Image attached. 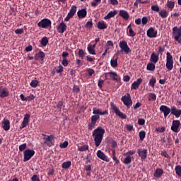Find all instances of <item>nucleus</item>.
<instances>
[{"label": "nucleus", "mask_w": 181, "mask_h": 181, "mask_svg": "<svg viewBox=\"0 0 181 181\" xmlns=\"http://www.w3.org/2000/svg\"><path fill=\"white\" fill-rule=\"evenodd\" d=\"M159 110L160 112H163L164 114V118L168 117V115H169L170 112L173 110V107H169L165 105H160L159 107Z\"/></svg>", "instance_id": "nucleus-9"}, {"label": "nucleus", "mask_w": 181, "mask_h": 181, "mask_svg": "<svg viewBox=\"0 0 181 181\" xmlns=\"http://www.w3.org/2000/svg\"><path fill=\"white\" fill-rule=\"evenodd\" d=\"M70 165H71V162L65 161L63 163H62V169L67 170L70 168Z\"/></svg>", "instance_id": "nucleus-33"}, {"label": "nucleus", "mask_w": 181, "mask_h": 181, "mask_svg": "<svg viewBox=\"0 0 181 181\" xmlns=\"http://www.w3.org/2000/svg\"><path fill=\"white\" fill-rule=\"evenodd\" d=\"M128 33L129 34V37H134L136 35V33H134V31H133V28H131V24L128 25Z\"/></svg>", "instance_id": "nucleus-41"}, {"label": "nucleus", "mask_w": 181, "mask_h": 181, "mask_svg": "<svg viewBox=\"0 0 181 181\" xmlns=\"http://www.w3.org/2000/svg\"><path fill=\"white\" fill-rule=\"evenodd\" d=\"M72 91L76 93H79V91H80L79 86H74V87L72 88Z\"/></svg>", "instance_id": "nucleus-60"}, {"label": "nucleus", "mask_w": 181, "mask_h": 181, "mask_svg": "<svg viewBox=\"0 0 181 181\" xmlns=\"http://www.w3.org/2000/svg\"><path fill=\"white\" fill-rule=\"evenodd\" d=\"M165 69L168 71L173 70V56L169 52L165 53Z\"/></svg>", "instance_id": "nucleus-5"}, {"label": "nucleus", "mask_w": 181, "mask_h": 181, "mask_svg": "<svg viewBox=\"0 0 181 181\" xmlns=\"http://www.w3.org/2000/svg\"><path fill=\"white\" fill-rule=\"evenodd\" d=\"M145 131H140V133H139V136H140V141H143L144 139H145Z\"/></svg>", "instance_id": "nucleus-45"}, {"label": "nucleus", "mask_w": 181, "mask_h": 181, "mask_svg": "<svg viewBox=\"0 0 181 181\" xmlns=\"http://www.w3.org/2000/svg\"><path fill=\"white\" fill-rule=\"evenodd\" d=\"M86 72L88 73V76H91L93 74H95V71L93 70V69H87Z\"/></svg>", "instance_id": "nucleus-53"}, {"label": "nucleus", "mask_w": 181, "mask_h": 181, "mask_svg": "<svg viewBox=\"0 0 181 181\" xmlns=\"http://www.w3.org/2000/svg\"><path fill=\"white\" fill-rule=\"evenodd\" d=\"M114 114H115V115H117V117L120 119H126V115L122 113L121 110H119L117 107H114Z\"/></svg>", "instance_id": "nucleus-19"}, {"label": "nucleus", "mask_w": 181, "mask_h": 181, "mask_svg": "<svg viewBox=\"0 0 181 181\" xmlns=\"http://www.w3.org/2000/svg\"><path fill=\"white\" fill-rule=\"evenodd\" d=\"M119 48H121V52H124L126 54L131 52V49H129V47L127 46L126 41L119 42Z\"/></svg>", "instance_id": "nucleus-8"}, {"label": "nucleus", "mask_w": 181, "mask_h": 181, "mask_svg": "<svg viewBox=\"0 0 181 181\" xmlns=\"http://www.w3.org/2000/svg\"><path fill=\"white\" fill-rule=\"evenodd\" d=\"M111 18H114V11H110L109 12V13H107V16H105V17H103V19L108 20Z\"/></svg>", "instance_id": "nucleus-43"}, {"label": "nucleus", "mask_w": 181, "mask_h": 181, "mask_svg": "<svg viewBox=\"0 0 181 181\" xmlns=\"http://www.w3.org/2000/svg\"><path fill=\"white\" fill-rule=\"evenodd\" d=\"M156 132L159 133H164L165 132V127H158L157 129H156Z\"/></svg>", "instance_id": "nucleus-52"}, {"label": "nucleus", "mask_w": 181, "mask_h": 181, "mask_svg": "<svg viewBox=\"0 0 181 181\" xmlns=\"http://www.w3.org/2000/svg\"><path fill=\"white\" fill-rule=\"evenodd\" d=\"M92 27H93V22L92 21L86 22V25H84V28H86L88 29H91Z\"/></svg>", "instance_id": "nucleus-51"}, {"label": "nucleus", "mask_w": 181, "mask_h": 181, "mask_svg": "<svg viewBox=\"0 0 181 181\" xmlns=\"http://www.w3.org/2000/svg\"><path fill=\"white\" fill-rule=\"evenodd\" d=\"M89 148V146L88 145H84L82 146H78V151L79 152H85L86 151H88Z\"/></svg>", "instance_id": "nucleus-34"}, {"label": "nucleus", "mask_w": 181, "mask_h": 181, "mask_svg": "<svg viewBox=\"0 0 181 181\" xmlns=\"http://www.w3.org/2000/svg\"><path fill=\"white\" fill-rule=\"evenodd\" d=\"M158 62V54H155V52H152V54H150V62L153 64H157Z\"/></svg>", "instance_id": "nucleus-21"}, {"label": "nucleus", "mask_w": 181, "mask_h": 181, "mask_svg": "<svg viewBox=\"0 0 181 181\" xmlns=\"http://www.w3.org/2000/svg\"><path fill=\"white\" fill-rule=\"evenodd\" d=\"M65 31H67V25H65L64 22L58 24V26L57 27V32L60 34H64Z\"/></svg>", "instance_id": "nucleus-13"}, {"label": "nucleus", "mask_w": 181, "mask_h": 181, "mask_svg": "<svg viewBox=\"0 0 181 181\" xmlns=\"http://www.w3.org/2000/svg\"><path fill=\"white\" fill-rule=\"evenodd\" d=\"M112 47H114V42H112V41H107V44L105 45V52L102 54V57L105 56L108 49L112 48Z\"/></svg>", "instance_id": "nucleus-26"}, {"label": "nucleus", "mask_w": 181, "mask_h": 181, "mask_svg": "<svg viewBox=\"0 0 181 181\" xmlns=\"http://www.w3.org/2000/svg\"><path fill=\"white\" fill-rule=\"evenodd\" d=\"M62 107H64V103L62 101H58L57 105L55 106V108L58 110H62Z\"/></svg>", "instance_id": "nucleus-47"}, {"label": "nucleus", "mask_w": 181, "mask_h": 181, "mask_svg": "<svg viewBox=\"0 0 181 181\" xmlns=\"http://www.w3.org/2000/svg\"><path fill=\"white\" fill-rule=\"evenodd\" d=\"M165 7H168L169 11H173V8H175V1L168 0L165 3Z\"/></svg>", "instance_id": "nucleus-31"}, {"label": "nucleus", "mask_w": 181, "mask_h": 181, "mask_svg": "<svg viewBox=\"0 0 181 181\" xmlns=\"http://www.w3.org/2000/svg\"><path fill=\"white\" fill-rule=\"evenodd\" d=\"M131 159H132V157L129 156H126V158H124V161H123V163H124V165H129L131 163Z\"/></svg>", "instance_id": "nucleus-42"}, {"label": "nucleus", "mask_w": 181, "mask_h": 181, "mask_svg": "<svg viewBox=\"0 0 181 181\" xmlns=\"http://www.w3.org/2000/svg\"><path fill=\"white\" fill-rule=\"evenodd\" d=\"M77 7L76 6H72L71 7V10H69V13H67V16L64 18V21L65 22H69L70 18H72L74 17V15L76 14Z\"/></svg>", "instance_id": "nucleus-10"}, {"label": "nucleus", "mask_w": 181, "mask_h": 181, "mask_svg": "<svg viewBox=\"0 0 181 181\" xmlns=\"http://www.w3.org/2000/svg\"><path fill=\"white\" fill-rule=\"evenodd\" d=\"M134 153H137V152L134 151H129L128 152H126V156H132L134 155Z\"/></svg>", "instance_id": "nucleus-61"}, {"label": "nucleus", "mask_w": 181, "mask_h": 181, "mask_svg": "<svg viewBox=\"0 0 181 181\" xmlns=\"http://www.w3.org/2000/svg\"><path fill=\"white\" fill-rule=\"evenodd\" d=\"M138 125H140V126L145 125V119H138Z\"/></svg>", "instance_id": "nucleus-63"}, {"label": "nucleus", "mask_w": 181, "mask_h": 181, "mask_svg": "<svg viewBox=\"0 0 181 181\" xmlns=\"http://www.w3.org/2000/svg\"><path fill=\"white\" fill-rule=\"evenodd\" d=\"M104 134H105V129L102 128V127H98L93 130V132H92V136H93L95 146L98 147L100 146V144H102Z\"/></svg>", "instance_id": "nucleus-2"}, {"label": "nucleus", "mask_w": 181, "mask_h": 181, "mask_svg": "<svg viewBox=\"0 0 181 181\" xmlns=\"http://www.w3.org/2000/svg\"><path fill=\"white\" fill-rule=\"evenodd\" d=\"M101 1L102 0H94V1L91 2V7H96Z\"/></svg>", "instance_id": "nucleus-48"}, {"label": "nucleus", "mask_w": 181, "mask_h": 181, "mask_svg": "<svg viewBox=\"0 0 181 181\" xmlns=\"http://www.w3.org/2000/svg\"><path fill=\"white\" fill-rule=\"evenodd\" d=\"M105 77L114 80V72H109L105 74Z\"/></svg>", "instance_id": "nucleus-49"}, {"label": "nucleus", "mask_w": 181, "mask_h": 181, "mask_svg": "<svg viewBox=\"0 0 181 181\" xmlns=\"http://www.w3.org/2000/svg\"><path fill=\"white\" fill-rule=\"evenodd\" d=\"M52 71L57 72V74H61L62 72H64V66H62V65H59L54 68Z\"/></svg>", "instance_id": "nucleus-32"}, {"label": "nucleus", "mask_w": 181, "mask_h": 181, "mask_svg": "<svg viewBox=\"0 0 181 181\" xmlns=\"http://www.w3.org/2000/svg\"><path fill=\"white\" fill-rule=\"evenodd\" d=\"M173 37H174L175 41L181 44V26L180 28L176 26L173 28Z\"/></svg>", "instance_id": "nucleus-3"}, {"label": "nucleus", "mask_w": 181, "mask_h": 181, "mask_svg": "<svg viewBox=\"0 0 181 181\" xmlns=\"http://www.w3.org/2000/svg\"><path fill=\"white\" fill-rule=\"evenodd\" d=\"M119 16H121L124 20L129 19V14L125 10L119 11Z\"/></svg>", "instance_id": "nucleus-25"}, {"label": "nucleus", "mask_w": 181, "mask_h": 181, "mask_svg": "<svg viewBox=\"0 0 181 181\" xmlns=\"http://www.w3.org/2000/svg\"><path fill=\"white\" fill-rule=\"evenodd\" d=\"M68 65H69V61H67V59H65L64 58V59L62 60V66H64V67H67Z\"/></svg>", "instance_id": "nucleus-57"}, {"label": "nucleus", "mask_w": 181, "mask_h": 181, "mask_svg": "<svg viewBox=\"0 0 181 181\" xmlns=\"http://www.w3.org/2000/svg\"><path fill=\"white\" fill-rule=\"evenodd\" d=\"M173 115H175V117L176 118L180 117V116L181 115V110H177L176 107H173V110H171L170 113Z\"/></svg>", "instance_id": "nucleus-23"}, {"label": "nucleus", "mask_w": 181, "mask_h": 181, "mask_svg": "<svg viewBox=\"0 0 181 181\" xmlns=\"http://www.w3.org/2000/svg\"><path fill=\"white\" fill-rule=\"evenodd\" d=\"M155 63L147 64V70L150 71H153L155 70Z\"/></svg>", "instance_id": "nucleus-38"}, {"label": "nucleus", "mask_w": 181, "mask_h": 181, "mask_svg": "<svg viewBox=\"0 0 181 181\" xmlns=\"http://www.w3.org/2000/svg\"><path fill=\"white\" fill-rule=\"evenodd\" d=\"M147 37L149 38L157 37V31H155L153 28H148V30H147Z\"/></svg>", "instance_id": "nucleus-16"}, {"label": "nucleus", "mask_w": 181, "mask_h": 181, "mask_svg": "<svg viewBox=\"0 0 181 181\" xmlns=\"http://www.w3.org/2000/svg\"><path fill=\"white\" fill-rule=\"evenodd\" d=\"M31 181H40L39 180V177H37V175H33V177H30Z\"/></svg>", "instance_id": "nucleus-64"}, {"label": "nucleus", "mask_w": 181, "mask_h": 181, "mask_svg": "<svg viewBox=\"0 0 181 181\" xmlns=\"http://www.w3.org/2000/svg\"><path fill=\"white\" fill-rule=\"evenodd\" d=\"M3 130H10V120H8L6 119H3Z\"/></svg>", "instance_id": "nucleus-27"}, {"label": "nucleus", "mask_w": 181, "mask_h": 181, "mask_svg": "<svg viewBox=\"0 0 181 181\" xmlns=\"http://www.w3.org/2000/svg\"><path fill=\"white\" fill-rule=\"evenodd\" d=\"M37 27L42 29H47L48 28L52 27V21L48 18H42L41 21L37 23Z\"/></svg>", "instance_id": "nucleus-7"}, {"label": "nucleus", "mask_w": 181, "mask_h": 181, "mask_svg": "<svg viewBox=\"0 0 181 181\" xmlns=\"http://www.w3.org/2000/svg\"><path fill=\"white\" fill-rule=\"evenodd\" d=\"M34 59H36V61L41 60L42 62L45 60V52L42 51H40V52L36 53V54H34Z\"/></svg>", "instance_id": "nucleus-18"}, {"label": "nucleus", "mask_w": 181, "mask_h": 181, "mask_svg": "<svg viewBox=\"0 0 181 181\" xmlns=\"http://www.w3.org/2000/svg\"><path fill=\"white\" fill-rule=\"evenodd\" d=\"M175 172L176 173V175L181 177V165H176L175 167Z\"/></svg>", "instance_id": "nucleus-37"}, {"label": "nucleus", "mask_w": 181, "mask_h": 181, "mask_svg": "<svg viewBox=\"0 0 181 181\" xmlns=\"http://www.w3.org/2000/svg\"><path fill=\"white\" fill-rule=\"evenodd\" d=\"M140 19H141V25H146V23L148 22V19L146 18V17H144V18H140Z\"/></svg>", "instance_id": "nucleus-55"}, {"label": "nucleus", "mask_w": 181, "mask_h": 181, "mask_svg": "<svg viewBox=\"0 0 181 181\" xmlns=\"http://www.w3.org/2000/svg\"><path fill=\"white\" fill-rule=\"evenodd\" d=\"M15 34L16 35H22V34H23V29L19 28V29L15 30Z\"/></svg>", "instance_id": "nucleus-59"}, {"label": "nucleus", "mask_w": 181, "mask_h": 181, "mask_svg": "<svg viewBox=\"0 0 181 181\" xmlns=\"http://www.w3.org/2000/svg\"><path fill=\"white\" fill-rule=\"evenodd\" d=\"M27 148V144H22L21 146H18V151H25L24 150H26Z\"/></svg>", "instance_id": "nucleus-44"}, {"label": "nucleus", "mask_w": 181, "mask_h": 181, "mask_svg": "<svg viewBox=\"0 0 181 181\" xmlns=\"http://www.w3.org/2000/svg\"><path fill=\"white\" fill-rule=\"evenodd\" d=\"M41 136H42V141H45L44 142H42V144H44L45 145H46V146L48 147H52L53 146V139H54V136L53 135H46L45 134H41Z\"/></svg>", "instance_id": "nucleus-4"}, {"label": "nucleus", "mask_w": 181, "mask_h": 181, "mask_svg": "<svg viewBox=\"0 0 181 181\" xmlns=\"http://www.w3.org/2000/svg\"><path fill=\"white\" fill-rule=\"evenodd\" d=\"M164 174V170L161 168L156 169V172H153V177L159 178Z\"/></svg>", "instance_id": "nucleus-22"}, {"label": "nucleus", "mask_w": 181, "mask_h": 181, "mask_svg": "<svg viewBox=\"0 0 181 181\" xmlns=\"http://www.w3.org/2000/svg\"><path fill=\"white\" fill-rule=\"evenodd\" d=\"M157 82L156 79L155 78H151L150 79L149 82H148V86H150V87L153 88L155 86V83Z\"/></svg>", "instance_id": "nucleus-46"}, {"label": "nucleus", "mask_w": 181, "mask_h": 181, "mask_svg": "<svg viewBox=\"0 0 181 181\" xmlns=\"http://www.w3.org/2000/svg\"><path fill=\"white\" fill-rule=\"evenodd\" d=\"M37 84H39V81L35 79H33V81H30V83L29 84V86H30V87L35 88L36 87H37Z\"/></svg>", "instance_id": "nucleus-36"}, {"label": "nucleus", "mask_w": 181, "mask_h": 181, "mask_svg": "<svg viewBox=\"0 0 181 181\" xmlns=\"http://www.w3.org/2000/svg\"><path fill=\"white\" fill-rule=\"evenodd\" d=\"M85 54L86 53H84V51H83V49H79V51L78 52V55L81 59H84Z\"/></svg>", "instance_id": "nucleus-50"}, {"label": "nucleus", "mask_w": 181, "mask_h": 181, "mask_svg": "<svg viewBox=\"0 0 181 181\" xmlns=\"http://www.w3.org/2000/svg\"><path fill=\"white\" fill-rule=\"evenodd\" d=\"M121 101H122V104H124V106L128 107V109L131 107V105H133V101L131 100V95L129 93H126V95L122 96L121 98Z\"/></svg>", "instance_id": "nucleus-6"}, {"label": "nucleus", "mask_w": 181, "mask_h": 181, "mask_svg": "<svg viewBox=\"0 0 181 181\" xmlns=\"http://www.w3.org/2000/svg\"><path fill=\"white\" fill-rule=\"evenodd\" d=\"M96 46V44L91 45H88V53L91 55H95L96 53H95V47Z\"/></svg>", "instance_id": "nucleus-29"}, {"label": "nucleus", "mask_w": 181, "mask_h": 181, "mask_svg": "<svg viewBox=\"0 0 181 181\" xmlns=\"http://www.w3.org/2000/svg\"><path fill=\"white\" fill-rule=\"evenodd\" d=\"M165 47H159V49L157 51L156 54H162V53H164Z\"/></svg>", "instance_id": "nucleus-56"}, {"label": "nucleus", "mask_w": 181, "mask_h": 181, "mask_svg": "<svg viewBox=\"0 0 181 181\" xmlns=\"http://www.w3.org/2000/svg\"><path fill=\"white\" fill-rule=\"evenodd\" d=\"M180 126L181 123L180 122V120H173V124L171 125V131L175 133H179Z\"/></svg>", "instance_id": "nucleus-12"}, {"label": "nucleus", "mask_w": 181, "mask_h": 181, "mask_svg": "<svg viewBox=\"0 0 181 181\" xmlns=\"http://www.w3.org/2000/svg\"><path fill=\"white\" fill-rule=\"evenodd\" d=\"M96 28L100 30L107 29V23L104 21H98V23H96Z\"/></svg>", "instance_id": "nucleus-28"}, {"label": "nucleus", "mask_w": 181, "mask_h": 181, "mask_svg": "<svg viewBox=\"0 0 181 181\" xmlns=\"http://www.w3.org/2000/svg\"><path fill=\"white\" fill-rule=\"evenodd\" d=\"M142 80L141 78L136 79V81L132 83V90H136L139 87V84H141Z\"/></svg>", "instance_id": "nucleus-24"}, {"label": "nucleus", "mask_w": 181, "mask_h": 181, "mask_svg": "<svg viewBox=\"0 0 181 181\" xmlns=\"http://www.w3.org/2000/svg\"><path fill=\"white\" fill-rule=\"evenodd\" d=\"M136 153H138V156H140V158L141 160H145L146 159V149H138L136 151Z\"/></svg>", "instance_id": "nucleus-20"}, {"label": "nucleus", "mask_w": 181, "mask_h": 181, "mask_svg": "<svg viewBox=\"0 0 181 181\" xmlns=\"http://www.w3.org/2000/svg\"><path fill=\"white\" fill-rule=\"evenodd\" d=\"M35 153L34 150L27 149L24 151V162L29 161L30 158L34 156Z\"/></svg>", "instance_id": "nucleus-11"}, {"label": "nucleus", "mask_w": 181, "mask_h": 181, "mask_svg": "<svg viewBox=\"0 0 181 181\" xmlns=\"http://www.w3.org/2000/svg\"><path fill=\"white\" fill-rule=\"evenodd\" d=\"M10 95V92L6 88L0 87V98H5Z\"/></svg>", "instance_id": "nucleus-15"}, {"label": "nucleus", "mask_w": 181, "mask_h": 181, "mask_svg": "<svg viewBox=\"0 0 181 181\" xmlns=\"http://www.w3.org/2000/svg\"><path fill=\"white\" fill-rule=\"evenodd\" d=\"M96 157H98L100 160H102L105 162H108V159L107 158V156L102 151L98 150L96 151Z\"/></svg>", "instance_id": "nucleus-17"}, {"label": "nucleus", "mask_w": 181, "mask_h": 181, "mask_svg": "<svg viewBox=\"0 0 181 181\" xmlns=\"http://www.w3.org/2000/svg\"><path fill=\"white\" fill-rule=\"evenodd\" d=\"M157 99V95L153 93H150L148 94V101H155Z\"/></svg>", "instance_id": "nucleus-39"}, {"label": "nucleus", "mask_w": 181, "mask_h": 181, "mask_svg": "<svg viewBox=\"0 0 181 181\" xmlns=\"http://www.w3.org/2000/svg\"><path fill=\"white\" fill-rule=\"evenodd\" d=\"M30 119V115L25 114L24 115V120L22 121L21 129H23L27 127V125H29Z\"/></svg>", "instance_id": "nucleus-14"}, {"label": "nucleus", "mask_w": 181, "mask_h": 181, "mask_svg": "<svg viewBox=\"0 0 181 181\" xmlns=\"http://www.w3.org/2000/svg\"><path fill=\"white\" fill-rule=\"evenodd\" d=\"M21 100L22 101H29V102L32 101V100L25 98V96H23V94H21Z\"/></svg>", "instance_id": "nucleus-62"}, {"label": "nucleus", "mask_w": 181, "mask_h": 181, "mask_svg": "<svg viewBox=\"0 0 181 181\" xmlns=\"http://www.w3.org/2000/svg\"><path fill=\"white\" fill-rule=\"evenodd\" d=\"M160 156H163L165 158H169V155L168 154V152L164 151H160Z\"/></svg>", "instance_id": "nucleus-58"}, {"label": "nucleus", "mask_w": 181, "mask_h": 181, "mask_svg": "<svg viewBox=\"0 0 181 181\" xmlns=\"http://www.w3.org/2000/svg\"><path fill=\"white\" fill-rule=\"evenodd\" d=\"M41 46L46 47L47 45H48V37H44L41 38Z\"/></svg>", "instance_id": "nucleus-35"}, {"label": "nucleus", "mask_w": 181, "mask_h": 181, "mask_svg": "<svg viewBox=\"0 0 181 181\" xmlns=\"http://www.w3.org/2000/svg\"><path fill=\"white\" fill-rule=\"evenodd\" d=\"M69 146V142L67 141H64L63 143L60 144V148H67Z\"/></svg>", "instance_id": "nucleus-54"}, {"label": "nucleus", "mask_w": 181, "mask_h": 181, "mask_svg": "<svg viewBox=\"0 0 181 181\" xmlns=\"http://www.w3.org/2000/svg\"><path fill=\"white\" fill-rule=\"evenodd\" d=\"M86 15H87V11H86V9L83 8L78 11V18H86Z\"/></svg>", "instance_id": "nucleus-30"}, {"label": "nucleus", "mask_w": 181, "mask_h": 181, "mask_svg": "<svg viewBox=\"0 0 181 181\" xmlns=\"http://www.w3.org/2000/svg\"><path fill=\"white\" fill-rule=\"evenodd\" d=\"M168 11H165V10H163L159 12V16H160V18H168Z\"/></svg>", "instance_id": "nucleus-40"}, {"label": "nucleus", "mask_w": 181, "mask_h": 181, "mask_svg": "<svg viewBox=\"0 0 181 181\" xmlns=\"http://www.w3.org/2000/svg\"><path fill=\"white\" fill-rule=\"evenodd\" d=\"M108 110H100L98 108L93 107V115L91 116V121L88 124V130L91 131L95 129V125L96 124V121L100 119V116L107 115Z\"/></svg>", "instance_id": "nucleus-1"}]
</instances>
